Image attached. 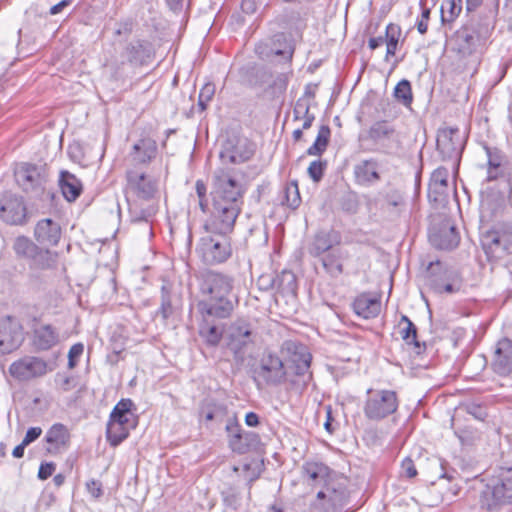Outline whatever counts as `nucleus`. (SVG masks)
<instances>
[{
  "label": "nucleus",
  "mask_w": 512,
  "mask_h": 512,
  "mask_svg": "<svg viewBox=\"0 0 512 512\" xmlns=\"http://www.w3.org/2000/svg\"><path fill=\"white\" fill-rule=\"evenodd\" d=\"M245 187L224 169L213 175V209L211 219L205 224L209 235L203 236L197 253L209 265L225 262L231 256V245L227 238L241 212Z\"/></svg>",
  "instance_id": "1"
},
{
  "label": "nucleus",
  "mask_w": 512,
  "mask_h": 512,
  "mask_svg": "<svg viewBox=\"0 0 512 512\" xmlns=\"http://www.w3.org/2000/svg\"><path fill=\"white\" fill-rule=\"evenodd\" d=\"M234 279L226 274L208 271L202 276L200 291L206 299L198 303L203 317L226 318L234 309Z\"/></svg>",
  "instance_id": "2"
},
{
  "label": "nucleus",
  "mask_w": 512,
  "mask_h": 512,
  "mask_svg": "<svg viewBox=\"0 0 512 512\" xmlns=\"http://www.w3.org/2000/svg\"><path fill=\"white\" fill-rule=\"evenodd\" d=\"M127 201L129 202L130 211L137 214L140 208L138 220H147L156 212V208L151 204L158 192L157 180L146 174L141 169L129 168L126 172Z\"/></svg>",
  "instance_id": "3"
},
{
  "label": "nucleus",
  "mask_w": 512,
  "mask_h": 512,
  "mask_svg": "<svg viewBox=\"0 0 512 512\" xmlns=\"http://www.w3.org/2000/svg\"><path fill=\"white\" fill-rule=\"evenodd\" d=\"M15 179L18 186L30 199L44 203L53 202L55 195L48 187V177L44 169L22 163L15 170Z\"/></svg>",
  "instance_id": "4"
},
{
  "label": "nucleus",
  "mask_w": 512,
  "mask_h": 512,
  "mask_svg": "<svg viewBox=\"0 0 512 512\" xmlns=\"http://www.w3.org/2000/svg\"><path fill=\"white\" fill-rule=\"evenodd\" d=\"M512 502V479L492 478L480 492V504L482 508L494 510L502 505Z\"/></svg>",
  "instance_id": "5"
},
{
  "label": "nucleus",
  "mask_w": 512,
  "mask_h": 512,
  "mask_svg": "<svg viewBox=\"0 0 512 512\" xmlns=\"http://www.w3.org/2000/svg\"><path fill=\"white\" fill-rule=\"evenodd\" d=\"M364 406L365 416L373 421H379L393 414L398 408L396 392L392 390H368Z\"/></svg>",
  "instance_id": "6"
},
{
  "label": "nucleus",
  "mask_w": 512,
  "mask_h": 512,
  "mask_svg": "<svg viewBox=\"0 0 512 512\" xmlns=\"http://www.w3.org/2000/svg\"><path fill=\"white\" fill-rule=\"evenodd\" d=\"M427 284L437 293H453L460 290L462 281L456 270L435 261L427 268Z\"/></svg>",
  "instance_id": "7"
},
{
  "label": "nucleus",
  "mask_w": 512,
  "mask_h": 512,
  "mask_svg": "<svg viewBox=\"0 0 512 512\" xmlns=\"http://www.w3.org/2000/svg\"><path fill=\"white\" fill-rule=\"evenodd\" d=\"M360 139L371 141L376 146V151L385 154L397 150L401 143L395 127L385 120L373 123Z\"/></svg>",
  "instance_id": "8"
},
{
  "label": "nucleus",
  "mask_w": 512,
  "mask_h": 512,
  "mask_svg": "<svg viewBox=\"0 0 512 512\" xmlns=\"http://www.w3.org/2000/svg\"><path fill=\"white\" fill-rule=\"evenodd\" d=\"M255 152L254 145L246 138H229L222 144L219 157L223 166L229 164H241L248 161ZM225 171L230 172L240 183L236 177V173L226 167H220ZM219 170V168H218ZM217 169L215 170V172Z\"/></svg>",
  "instance_id": "9"
},
{
  "label": "nucleus",
  "mask_w": 512,
  "mask_h": 512,
  "mask_svg": "<svg viewBox=\"0 0 512 512\" xmlns=\"http://www.w3.org/2000/svg\"><path fill=\"white\" fill-rule=\"evenodd\" d=\"M152 57L151 44L147 41L136 40L127 45L121 54L120 61H114L110 67L115 79H120L126 74V62L142 65Z\"/></svg>",
  "instance_id": "10"
},
{
  "label": "nucleus",
  "mask_w": 512,
  "mask_h": 512,
  "mask_svg": "<svg viewBox=\"0 0 512 512\" xmlns=\"http://www.w3.org/2000/svg\"><path fill=\"white\" fill-rule=\"evenodd\" d=\"M23 340V328L17 318L6 316L0 319V353H11Z\"/></svg>",
  "instance_id": "11"
},
{
  "label": "nucleus",
  "mask_w": 512,
  "mask_h": 512,
  "mask_svg": "<svg viewBox=\"0 0 512 512\" xmlns=\"http://www.w3.org/2000/svg\"><path fill=\"white\" fill-rule=\"evenodd\" d=\"M9 372L12 377L26 381L46 374L47 363L41 358L27 356L13 362L9 367Z\"/></svg>",
  "instance_id": "12"
},
{
  "label": "nucleus",
  "mask_w": 512,
  "mask_h": 512,
  "mask_svg": "<svg viewBox=\"0 0 512 512\" xmlns=\"http://www.w3.org/2000/svg\"><path fill=\"white\" fill-rule=\"evenodd\" d=\"M251 343H253V331L247 321L237 320L229 326L227 345L236 357L241 356Z\"/></svg>",
  "instance_id": "13"
},
{
  "label": "nucleus",
  "mask_w": 512,
  "mask_h": 512,
  "mask_svg": "<svg viewBox=\"0 0 512 512\" xmlns=\"http://www.w3.org/2000/svg\"><path fill=\"white\" fill-rule=\"evenodd\" d=\"M463 138L458 128H444L437 135V149L444 159L456 158L463 150Z\"/></svg>",
  "instance_id": "14"
},
{
  "label": "nucleus",
  "mask_w": 512,
  "mask_h": 512,
  "mask_svg": "<svg viewBox=\"0 0 512 512\" xmlns=\"http://www.w3.org/2000/svg\"><path fill=\"white\" fill-rule=\"evenodd\" d=\"M46 452L50 455H58L68 450L70 446V432L61 424H53L46 432Z\"/></svg>",
  "instance_id": "15"
},
{
  "label": "nucleus",
  "mask_w": 512,
  "mask_h": 512,
  "mask_svg": "<svg viewBox=\"0 0 512 512\" xmlns=\"http://www.w3.org/2000/svg\"><path fill=\"white\" fill-rule=\"evenodd\" d=\"M448 178L447 168L439 167L431 175L428 198L436 205H444L448 199Z\"/></svg>",
  "instance_id": "16"
},
{
  "label": "nucleus",
  "mask_w": 512,
  "mask_h": 512,
  "mask_svg": "<svg viewBox=\"0 0 512 512\" xmlns=\"http://www.w3.org/2000/svg\"><path fill=\"white\" fill-rule=\"evenodd\" d=\"M285 369L282 360L272 353H267L261 359L260 376L268 384H279L285 379Z\"/></svg>",
  "instance_id": "17"
},
{
  "label": "nucleus",
  "mask_w": 512,
  "mask_h": 512,
  "mask_svg": "<svg viewBox=\"0 0 512 512\" xmlns=\"http://www.w3.org/2000/svg\"><path fill=\"white\" fill-rule=\"evenodd\" d=\"M453 42L459 54L469 56L481 45V38L474 28L463 27L455 33Z\"/></svg>",
  "instance_id": "18"
},
{
  "label": "nucleus",
  "mask_w": 512,
  "mask_h": 512,
  "mask_svg": "<svg viewBox=\"0 0 512 512\" xmlns=\"http://www.w3.org/2000/svg\"><path fill=\"white\" fill-rule=\"evenodd\" d=\"M157 144L151 138L140 139L133 145L129 155L131 168L141 169L140 166L148 164L156 155Z\"/></svg>",
  "instance_id": "19"
},
{
  "label": "nucleus",
  "mask_w": 512,
  "mask_h": 512,
  "mask_svg": "<svg viewBox=\"0 0 512 512\" xmlns=\"http://www.w3.org/2000/svg\"><path fill=\"white\" fill-rule=\"evenodd\" d=\"M223 423H225V430L229 437V444L232 450L238 453H245L247 451V444L244 440L254 435L251 433H242L235 413H228Z\"/></svg>",
  "instance_id": "20"
},
{
  "label": "nucleus",
  "mask_w": 512,
  "mask_h": 512,
  "mask_svg": "<svg viewBox=\"0 0 512 512\" xmlns=\"http://www.w3.org/2000/svg\"><path fill=\"white\" fill-rule=\"evenodd\" d=\"M430 243L437 249L452 250L459 244L460 237L456 228L449 223H444L429 235Z\"/></svg>",
  "instance_id": "21"
},
{
  "label": "nucleus",
  "mask_w": 512,
  "mask_h": 512,
  "mask_svg": "<svg viewBox=\"0 0 512 512\" xmlns=\"http://www.w3.org/2000/svg\"><path fill=\"white\" fill-rule=\"evenodd\" d=\"M493 367L501 375L512 373V340L503 338L498 341L494 352Z\"/></svg>",
  "instance_id": "22"
},
{
  "label": "nucleus",
  "mask_w": 512,
  "mask_h": 512,
  "mask_svg": "<svg viewBox=\"0 0 512 512\" xmlns=\"http://www.w3.org/2000/svg\"><path fill=\"white\" fill-rule=\"evenodd\" d=\"M26 215V207L21 197L11 195L0 206L1 218L9 224H20Z\"/></svg>",
  "instance_id": "23"
},
{
  "label": "nucleus",
  "mask_w": 512,
  "mask_h": 512,
  "mask_svg": "<svg viewBox=\"0 0 512 512\" xmlns=\"http://www.w3.org/2000/svg\"><path fill=\"white\" fill-rule=\"evenodd\" d=\"M282 349L290 354V361L294 364L297 375H303L308 371L311 362V355L304 345L293 341H286L284 342Z\"/></svg>",
  "instance_id": "24"
},
{
  "label": "nucleus",
  "mask_w": 512,
  "mask_h": 512,
  "mask_svg": "<svg viewBox=\"0 0 512 512\" xmlns=\"http://www.w3.org/2000/svg\"><path fill=\"white\" fill-rule=\"evenodd\" d=\"M346 498L347 492L342 485L327 484L324 491L317 493V499L327 500V503L320 507L324 512H337L338 508L344 505Z\"/></svg>",
  "instance_id": "25"
},
{
  "label": "nucleus",
  "mask_w": 512,
  "mask_h": 512,
  "mask_svg": "<svg viewBox=\"0 0 512 512\" xmlns=\"http://www.w3.org/2000/svg\"><path fill=\"white\" fill-rule=\"evenodd\" d=\"M36 240L44 246H55L61 238V228L58 223L47 218L40 220L34 231Z\"/></svg>",
  "instance_id": "26"
},
{
  "label": "nucleus",
  "mask_w": 512,
  "mask_h": 512,
  "mask_svg": "<svg viewBox=\"0 0 512 512\" xmlns=\"http://www.w3.org/2000/svg\"><path fill=\"white\" fill-rule=\"evenodd\" d=\"M59 333L50 324H43L33 332V345L37 350L46 351L59 343Z\"/></svg>",
  "instance_id": "27"
},
{
  "label": "nucleus",
  "mask_w": 512,
  "mask_h": 512,
  "mask_svg": "<svg viewBox=\"0 0 512 512\" xmlns=\"http://www.w3.org/2000/svg\"><path fill=\"white\" fill-rule=\"evenodd\" d=\"M379 162L377 159L370 158L361 161L354 167L356 180L362 185H371L380 180Z\"/></svg>",
  "instance_id": "28"
},
{
  "label": "nucleus",
  "mask_w": 512,
  "mask_h": 512,
  "mask_svg": "<svg viewBox=\"0 0 512 512\" xmlns=\"http://www.w3.org/2000/svg\"><path fill=\"white\" fill-rule=\"evenodd\" d=\"M134 406L131 399L120 400L113 408L109 420L115 421V423L123 425L129 429H134L137 424V420L132 407Z\"/></svg>",
  "instance_id": "29"
},
{
  "label": "nucleus",
  "mask_w": 512,
  "mask_h": 512,
  "mask_svg": "<svg viewBox=\"0 0 512 512\" xmlns=\"http://www.w3.org/2000/svg\"><path fill=\"white\" fill-rule=\"evenodd\" d=\"M349 258V252L343 248L332 249L322 258L325 271L332 277L340 276L344 269L343 264Z\"/></svg>",
  "instance_id": "30"
},
{
  "label": "nucleus",
  "mask_w": 512,
  "mask_h": 512,
  "mask_svg": "<svg viewBox=\"0 0 512 512\" xmlns=\"http://www.w3.org/2000/svg\"><path fill=\"white\" fill-rule=\"evenodd\" d=\"M339 242V237L334 231L318 232L308 246V252L314 257H318L325 252H330L333 245Z\"/></svg>",
  "instance_id": "31"
},
{
  "label": "nucleus",
  "mask_w": 512,
  "mask_h": 512,
  "mask_svg": "<svg viewBox=\"0 0 512 512\" xmlns=\"http://www.w3.org/2000/svg\"><path fill=\"white\" fill-rule=\"evenodd\" d=\"M59 186L64 198L69 202L75 201L82 192L81 181L68 171H61Z\"/></svg>",
  "instance_id": "32"
},
{
  "label": "nucleus",
  "mask_w": 512,
  "mask_h": 512,
  "mask_svg": "<svg viewBox=\"0 0 512 512\" xmlns=\"http://www.w3.org/2000/svg\"><path fill=\"white\" fill-rule=\"evenodd\" d=\"M483 249L488 257L491 258H501L504 254L507 253L506 249L503 246V242H505L498 230L488 231L486 232L481 239Z\"/></svg>",
  "instance_id": "33"
},
{
  "label": "nucleus",
  "mask_w": 512,
  "mask_h": 512,
  "mask_svg": "<svg viewBox=\"0 0 512 512\" xmlns=\"http://www.w3.org/2000/svg\"><path fill=\"white\" fill-rule=\"evenodd\" d=\"M353 308L357 315L370 319L379 314L381 303L376 298L363 294L355 299Z\"/></svg>",
  "instance_id": "34"
},
{
  "label": "nucleus",
  "mask_w": 512,
  "mask_h": 512,
  "mask_svg": "<svg viewBox=\"0 0 512 512\" xmlns=\"http://www.w3.org/2000/svg\"><path fill=\"white\" fill-rule=\"evenodd\" d=\"M13 250L19 258L31 261L33 255L38 251V246L29 238L19 236L14 241Z\"/></svg>",
  "instance_id": "35"
},
{
  "label": "nucleus",
  "mask_w": 512,
  "mask_h": 512,
  "mask_svg": "<svg viewBox=\"0 0 512 512\" xmlns=\"http://www.w3.org/2000/svg\"><path fill=\"white\" fill-rule=\"evenodd\" d=\"M130 430L123 425L115 423V421L109 420L106 429L107 441L111 446L116 447L128 437Z\"/></svg>",
  "instance_id": "36"
},
{
  "label": "nucleus",
  "mask_w": 512,
  "mask_h": 512,
  "mask_svg": "<svg viewBox=\"0 0 512 512\" xmlns=\"http://www.w3.org/2000/svg\"><path fill=\"white\" fill-rule=\"evenodd\" d=\"M331 130L329 126L322 125L318 131L317 137L314 143L307 149V154L310 156H320L326 150Z\"/></svg>",
  "instance_id": "37"
},
{
  "label": "nucleus",
  "mask_w": 512,
  "mask_h": 512,
  "mask_svg": "<svg viewBox=\"0 0 512 512\" xmlns=\"http://www.w3.org/2000/svg\"><path fill=\"white\" fill-rule=\"evenodd\" d=\"M404 205V197L400 191L391 190L385 195L383 207L389 213L398 215Z\"/></svg>",
  "instance_id": "38"
},
{
  "label": "nucleus",
  "mask_w": 512,
  "mask_h": 512,
  "mask_svg": "<svg viewBox=\"0 0 512 512\" xmlns=\"http://www.w3.org/2000/svg\"><path fill=\"white\" fill-rule=\"evenodd\" d=\"M277 290L282 293L295 294L297 289L296 277L293 272L283 270L276 276Z\"/></svg>",
  "instance_id": "39"
},
{
  "label": "nucleus",
  "mask_w": 512,
  "mask_h": 512,
  "mask_svg": "<svg viewBox=\"0 0 512 512\" xmlns=\"http://www.w3.org/2000/svg\"><path fill=\"white\" fill-rule=\"evenodd\" d=\"M405 324V327L400 329V335L402 339L408 344H413L416 348L420 347L419 342L417 341V328L414 323L405 315L401 317L399 326Z\"/></svg>",
  "instance_id": "40"
},
{
  "label": "nucleus",
  "mask_w": 512,
  "mask_h": 512,
  "mask_svg": "<svg viewBox=\"0 0 512 512\" xmlns=\"http://www.w3.org/2000/svg\"><path fill=\"white\" fill-rule=\"evenodd\" d=\"M309 109H310L309 104L305 100H303V99L297 100L294 110H293V113H294L295 120H298L300 118L304 119V122H303L302 128H301L302 130L309 129L315 119L314 115L309 113Z\"/></svg>",
  "instance_id": "41"
},
{
  "label": "nucleus",
  "mask_w": 512,
  "mask_h": 512,
  "mask_svg": "<svg viewBox=\"0 0 512 512\" xmlns=\"http://www.w3.org/2000/svg\"><path fill=\"white\" fill-rule=\"evenodd\" d=\"M55 261L56 254L38 247V251L31 259V266L39 269H48L54 265Z\"/></svg>",
  "instance_id": "42"
},
{
  "label": "nucleus",
  "mask_w": 512,
  "mask_h": 512,
  "mask_svg": "<svg viewBox=\"0 0 512 512\" xmlns=\"http://www.w3.org/2000/svg\"><path fill=\"white\" fill-rule=\"evenodd\" d=\"M301 202L298 185L295 182L287 184L283 191L281 203L287 205L291 209H296Z\"/></svg>",
  "instance_id": "43"
},
{
  "label": "nucleus",
  "mask_w": 512,
  "mask_h": 512,
  "mask_svg": "<svg viewBox=\"0 0 512 512\" xmlns=\"http://www.w3.org/2000/svg\"><path fill=\"white\" fill-rule=\"evenodd\" d=\"M400 34L401 29L398 25L391 23L386 27V58L395 55Z\"/></svg>",
  "instance_id": "44"
},
{
  "label": "nucleus",
  "mask_w": 512,
  "mask_h": 512,
  "mask_svg": "<svg viewBox=\"0 0 512 512\" xmlns=\"http://www.w3.org/2000/svg\"><path fill=\"white\" fill-rule=\"evenodd\" d=\"M461 0H445L441 5V17L443 22L453 21L461 12Z\"/></svg>",
  "instance_id": "45"
},
{
  "label": "nucleus",
  "mask_w": 512,
  "mask_h": 512,
  "mask_svg": "<svg viewBox=\"0 0 512 512\" xmlns=\"http://www.w3.org/2000/svg\"><path fill=\"white\" fill-rule=\"evenodd\" d=\"M199 333L205 342L210 346L218 345L222 337V331L217 326L210 325L208 323L200 327Z\"/></svg>",
  "instance_id": "46"
},
{
  "label": "nucleus",
  "mask_w": 512,
  "mask_h": 512,
  "mask_svg": "<svg viewBox=\"0 0 512 512\" xmlns=\"http://www.w3.org/2000/svg\"><path fill=\"white\" fill-rule=\"evenodd\" d=\"M303 470L311 481L323 480L328 474V467L321 463H307Z\"/></svg>",
  "instance_id": "47"
},
{
  "label": "nucleus",
  "mask_w": 512,
  "mask_h": 512,
  "mask_svg": "<svg viewBox=\"0 0 512 512\" xmlns=\"http://www.w3.org/2000/svg\"><path fill=\"white\" fill-rule=\"evenodd\" d=\"M395 97L404 105H410L412 102L411 84L408 80H401L394 89Z\"/></svg>",
  "instance_id": "48"
},
{
  "label": "nucleus",
  "mask_w": 512,
  "mask_h": 512,
  "mask_svg": "<svg viewBox=\"0 0 512 512\" xmlns=\"http://www.w3.org/2000/svg\"><path fill=\"white\" fill-rule=\"evenodd\" d=\"M215 94V85L213 83H206L200 90L198 97V107L201 111H205L209 102L213 99Z\"/></svg>",
  "instance_id": "49"
},
{
  "label": "nucleus",
  "mask_w": 512,
  "mask_h": 512,
  "mask_svg": "<svg viewBox=\"0 0 512 512\" xmlns=\"http://www.w3.org/2000/svg\"><path fill=\"white\" fill-rule=\"evenodd\" d=\"M327 168L326 160H315L310 163L307 169V173L309 177L315 182L318 183L323 178L324 172Z\"/></svg>",
  "instance_id": "50"
},
{
  "label": "nucleus",
  "mask_w": 512,
  "mask_h": 512,
  "mask_svg": "<svg viewBox=\"0 0 512 512\" xmlns=\"http://www.w3.org/2000/svg\"><path fill=\"white\" fill-rule=\"evenodd\" d=\"M458 409L472 415L477 420H484L487 416L485 408L474 402L463 403Z\"/></svg>",
  "instance_id": "51"
},
{
  "label": "nucleus",
  "mask_w": 512,
  "mask_h": 512,
  "mask_svg": "<svg viewBox=\"0 0 512 512\" xmlns=\"http://www.w3.org/2000/svg\"><path fill=\"white\" fill-rule=\"evenodd\" d=\"M222 498L227 507L237 509L239 506L240 497L234 488H228L227 490L223 491Z\"/></svg>",
  "instance_id": "52"
},
{
  "label": "nucleus",
  "mask_w": 512,
  "mask_h": 512,
  "mask_svg": "<svg viewBox=\"0 0 512 512\" xmlns=\"http://www.w3.org/2000/svg\"><path fill=\"white\" fill-rule=\"evenodd\" d=\"M509 176V168L507 164L499 165V169H487V177L486 180L488 182L498 180V179H508Z\"/></svg>",
  "instance_id": "53"
},
{
  "label": "nucleus",
  "mask_w": 512,
  "mask_h": 512,
  "mask_svg": "<svg viewBox=\"0 0 512 512\" xmlns=\"http://www.w3.org/2000/svg\"><path fill=\"white\" fill-rule=\"evenodd\" d=\"M84 346L82 343H76L71 346L68 352V367L73 369L77 365V359L83 354Z\"/></svg>",
  "instance_id": "54"
},
{
  "label": "nucleus",
  "mask_w": 512,
  "mask_h": 512,
  "mask_svg": "<svg viewBox=\"0 0 512 512\" xmlns=\"http://www.w3.org/2000/svg\"><path fill=\"white\" fill-rule=\"evenodd\" d=\"M258 287L261 290H270V289H277V281L276 276L273 274H263L258 278L257 281Z\"/></svg>",
  "instance_id": "55"
},
{
  "label": "nucleus",
  "mask_w": 512,
  "mask_h": 512,
  "mask_svg": "<svg viewBox=\"0 0 512 512\" xmlns=\"http://www.w3.org/2000/svg\"><path fill=\"white\" fill-rule=\"evenodd\" d=\"M289 76L287 73L278 74L269 87L273 88L276 93H284L288 85Z\"/></svg>",
  "instance_id": "56"
},
{
  "label": "nucleus",
  "mask_w": 512,
  "mask_h": 512,
  "mask_svg": "<svg viewBox=\"0 0 512 512\" xmlns=\"http://www.w3.org/2000/svg\"><path fill=\"white\" fill-rule=\"evenodd\" d=\"M173 313L170 298L167 293L163 292L161 306L158 310V314L161 315L162 319L166 321Z\"/></svg>",
  "instance_id": "57"
},
{
  "label": "nucleus",
  "mask_w": 512,
  "mask_h": 512,
  "mask_svg": "<svg viewBox=\"0 0 512 512\" xmlns=\"http://www.w3.org/2000/svg\"><path fill=\"white\" fill-rule=\"evenodd\" d=\"M487 155H488V163H487V169H499V165L501 164H507L503 157L498 154L497 152H492L490 149H487Z\"/></svg>",
  "instance_id": "58"
},
{
  "label": "nucleus",
  "mask_w": 512,
  "mask_h": 512,
  "mask_svg": "<svg viewBox=\"0 0 512 512\" xmlns=\"http://www.w3.org/2000/svg\"><path fill=\"white\" fill-rule=\"evenodd\" d=\"M228 413L229 412L226 410V408L216 407L213 411H209L205 418L207 421L216 420L220 423H223Z\"/></svg>",
  "instance_id": "59"
},
{
  "label": "nucleus",
  "mask_w": 512,
  "mask_h": 512,
  "mask_svg": "<svg viewBox=\"0 0 512 512\" xmlns=\"http://www.w3.org/2000/svg\"><path fill=\"white\" fill-rule=\"evenodd\" d=\"M402 475L407 478H413L417 475V470L414 465V462L410 458H406L402 461L401 464Z\"/></svg>",
  "instance_id": "60"
},
{
  "label": "nucleus",
  "mask_w": 512,
  "mask_h": 512,
  "mask_svg": "<svg viewBox=\"0 0 512 512\" xmlns=\"http://www.w3.org/2000/svg\"><path fill=\"white\" fill-rule=\"evenodd\" d=\"M430 9L423 8L421 13V18L417 21V30L420 34H424L428 29V20L430 18Z\"/></svg>",
  "instance_id": "61"
},
{
  "label": "nucleus",
  "mask_w": 512,
  "mask_h": 512,
  "mask_svg": "<svg viewBox=\"0 0 512 512\" xmlns=\"http://www.w3.org/2000/svg\"><path fill=\"white\" fill-rule=\"evenodd\" d=\"M56 469V465L52 462L42 463L39 467L38 477L41 480L48 479Z\"/></svg>",
  "instance_id": "62"
},
{
  "label": "nucleus",
  "mask_w": 512,
  "mask_h": 512,
  "mask_svg": "<svg viewBox=\"0 0 512 512\" xmlns=\"http://www.w3.org/2000/svg\"><path fill=\"white\" fill-rule=\"evenodd\" d=\"M41 434H42V429L40 427H31L27 430L26 435H25L24 439L22 440V442L24 443V445L28 446L30 443L37 440Z\"/></svg>",
  "instance_id": "63"
},
{
  "label": "nucleus",
  "mask_w": 512,
  "mask_h": 512,
  "mask_svg": "<svg viewBox=\"0 0 512 512\" xmlns=\"http://www.w3.org/2000/svg\"><path fill=\"white\" fill-rule=\"evenodd\" d=\"M498 231L502 239L505 241L503 242L504 248L506 249L507 253L510 252L512 250V227H507Z\"/></svg>",
  "instance_id": "64"
}]
</instances>
